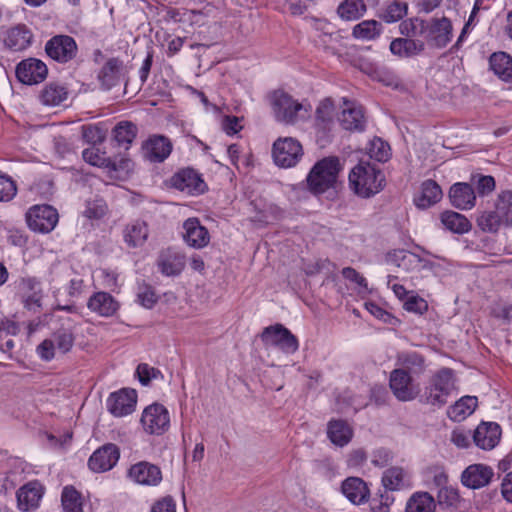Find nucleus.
<instances>
[{
  "label": "nucleus",
  "mask_w": 512,
  "mask_h": 512,
  "mask_svg": "<svg viewBox=\"0 0 512 512\" xmlns=\"http://www.w3.org/2000/svg\"><path fill=\"white\" fill-rule=\"evenodd\" d=\"M384 176L381 171L368 162L360 161L349 174V185L360 197L368 198L383 188Z\"/></svg>",
  "instance_id": "f257e3e1"
},
{
  "label": "nucleus",
  "mask_w": 512,
  "mask_h": 512,
  "mask_svg": "<svg viewBox=\"0 0 512 512\" xmlns=\"http://www.w3.org/2000/svg\"><path fill=\"white\" fill-rule=\"evenodd\" d=\"M456 390V378L450 368H442L434 373L424 389V403L436 408L443 407Z\"/></svg>",
  "instance_id": "f03ea898"
},
{
  "label": "nucleus",
  "mask_w": 512,
  "mask_h": 512,
  "mask_svg": "<svg viewBox=\"0 0 512 512\" xmlns=\"http://www.w3.org/2000/svg\"><path fill=\"white\" fill-rule=\"evenodd\" d=\"M269 102L275 119L286 124H294L305 118L310 110V106H306L280 89L269 95Z\"/></svg>",
  "instance_id": "7ed1b4c3"
},
{
  "label": "nucleus",
  "mask_w": 512,
  "mask_h": 512,
  "mask_svg": "<svg viewBox=\"0 0 512 512\" xmlns=\"http://www.w3.org/2000/svg\"><path fill=\"white\" fill-rule=\"evenodd\" d=\"M340 168L337 157H327L318 161L306 179L309 190L314 194L327 191L335 184Z\"/></svg>",
  "instance_id": "20e7f679"
},
{
  "label": "nucleus",
  "mask_w": 512,
  "mask_h": 512,
  "mask_svg": "<svg viewBox=\"0 0 512 512\" xmlns=\"http://www.w3.org/2000/svg\"><path fill=\"white\" fill-rule=\"evenodd\" d=\"M73 345L74 335L71 330L61 328L38 345L37 353L42 360L50 361L59 355L69 352Z\"/></svg>",
  "instance_id": "39448f33"
},
{
  "label": "nucleus",
  "mask_w": 512,
  "mask_h": 512,
  "mask_svg": "<svg viewBox=\"0 0 512 512\" xmlns=\"http://www.w3.org/2000/svg\"><path fill=\"white\" fill-rule=\"evenodd\" d=\"M389 387L398 401L410 402L415 400L420 392V385L404 369H394L390 372Z\"/></svg>",
  "instance_id": "423d86ee"
},
{
  "label": "nucleus",
  "mask_w": 512,
  "mask_h": 512,
  "mask_svg": "<svg viewBox=\"0 0 512 512\" xmlns=\"http://www.w3.org/2000/svg\"><path fill=\"white\" fill-rule=\"evenodd\" d=\"M140 424L145 433L149 435H162L170 427L169 411L162 404H150L143 410Z\"/></svg>",
  "instance_id": "0eeeda50"
},
{
  "label": "nucleus",
  "mask_w": 512,
  "mask_h": 512,
  "mask_svg": "<svg viewBox=\"0 0 512 512\" xmlns=\"http://www.w3.org/2000/svg\"><path fill=\"white\" fill-rule=\"evenodd\" d=\"M275 164L282 168L295 166L303 156V149L298 140L292 137L277 139L272 148Z\"/></svg>",
  "instance_id": "6e6552de"
},
{
  "label": "nucleus",
  "mask_w": 512,
  "mask_h": 512,
  "mask_svg": "<svg viewBox=\"0 0 512 512\" xmlns=\"http://www.w3.org/2000/svg\"><path fill=\"white\" fill-rule=\"evenodd\" d=\"M261 339L266 347H277L287 354L296 352L299 347L297 338L281 324L266 327Z\"/></svg>",
  "instance_id": "1a4fd4ad"
},
{
  "label": "nucleus",
  "mask_w": 512,
  "mask_h": 512,
  "mask_svg": "<svg viewBox=\"0 0 512 512\" xmlns=\"http://www.w3.org/2000/svg\"><path fill=\"white\" fill-rule=\"evenodd\" d=\"M18 288L26 309L34 312L42 309L45 293L40 279L30 275L23 276L19 280Z\"/></svg>",
  "instance_id": "9d476101"
},
{
  "label": "nucleus",
  "mask_w": 512,
  "mask_h": 512,
  "mask_svg": "<svg viewBox=\"0 0 512 512\" xmlns=\"http://www.w3.org/2000/svg\"><path fill=\"white\" fill-rule=\"evenodd\" d=\"M29 228L35 232L48 233L58 222V213L50 205H35L26 213Z\"/></svg>",
  "instance_id": "9b49d317"
},
{
  "label": "nucleus",
  "mask_w": 512,
  "mask_h": 512,
  "mask_svg": "<svg viewBox=\"0 0 512 512\" xmlns=\"http://www.w3.org/2000/svg\"><path fill=\"white\" fill-rule=\"evenodd\" d=\"M76 41L68 35H56L47 41L45 51L47 55L59 62L67 63L77 54Z\"/></svg>",
  "instance_id": "f8f14e48"
},
{
  "label": "nucleus",
  "mask_w": 512,
  "mask_h": 512,
  "mask_svg": "<svg viewBox=\"0 0 512 512\" xmlns=\"http://www.w3.org/2000/svg\"><path fill=\"white\" fill-rule=\"evenodd\" d=\"M389 265L396 266L405 272L431 270L432 263L407 250L399 249L389 252L386 256Z\"/></svg>",
  "instance_id": "ddd939ff"
},
{
  "label": "nucleus",
  "mask_w": 512,
  "mask_h": 512,
  "mask_svg": "<svg viewBox=\"0 0 512 512\" xmlns=\"http://www.w3.org/2000/svg\"><path fill=\"white\" fill-rule=\"evenodd\" d=\"M137 393L134 389L123 388L113 392L107 399V409L115 417L131 414L136 407Z\"/></svg>",
  "instance_id": "4468645a"
},
{
  "label": "nucleus",
  "mask_w": 512,
  "mask_h": 512,
  "mask_svg": "<svg viewBox=\"0 0 512 512\" xmlns=\"http://www.w3.org/2000/svg\"><path fill=\"white\" fill-rule=\"evenodd\" d=\"M48 75L46 64L36 58H28L21 61L16 67L18 80L26 85L41 83Z\"/></svg>",
  "instance_id": "2eb2a0df"
},
{
  "label": "nucleus",
  "mask_w": 512,
  "mask_h": 512,
  "mask_svg": "<svg viewBox=\"0 0 512 512\" xmlns=\"http://www.w3.org/2000/svg\"><path fill=\"white\" fill-rule=\"evenodd\" d=\"M120 457V451L117 445L107 443L90 456L88 460V467L96 473H102L111 470Z\"/></svg>",
  "instance_id": "dca6fc26"
},
{
  "label": "nucleus",
  "mask_w": 512,
  "mask_h": 512,
  "mask_svg": "<svg viewBox=\"0 0 512 512\" xmlns=\"http://www.w3.org/2000/svg\"><path fill=\"white\" fill-rule=\"evenodd\" d=\"M171 184L177 190L192 196L204 193L207 188L201 176L189 168L177 172L172 177Z\"/></svg>",
  "instance_id": "f3484780"
},
{
  "label": "nucleus",
  "mask_w": 512,
  "mask_h": 512,
  "mask_svg": "<svg viewBox=\"0 0 512 512\" xmlns=\"http://www.w3.org/2000/svg\"><path fill=\"white\" fill-rule=\"evenodd\" d=\"M183 241L194 249H202L210 242V233L196 217L186 219L182 225Z\"/></svg>",
  "instance_id": "a211bd4d"
},
{
  "label": "nucleus",
  "mask_w": 512,
  "mask_h": 512,
  "mask_svg": "<svg viewBox=\"0 0 512 512\" xmlns=\"http://www.w3.org/2000/svg\"><path fill=\"white\" fill-rule=\"evenodd\" d=\"M494 476L493 469L485 464H471L464 469L460 480L469 489H480L487 486Z\"/></svg>",
  "instance_id": "6ab92c4d"
},
{
  "label": "nucleus",
  "mask_w": 512,
  "mask_h": 512,
  "mask_svg": "<svg viewBox=\"0 0 512 512\" xmlns=\"http://www.w3.org/2000/svg\"><path fill=\"white\" fill-rule=\"evenodd\" d=\"M421 26L424 28L423 22H421ZM425 28L426 38L433 46L443 48L451 41L452 24L448 18H433Z\"/></svg>",
  "instance_id": "aec40b11"
},
{
  "label": "nucleus",
  "mask_w": 512,
  "mask_h": 512,
  "mask_svg": "<svg viewBox=\"0 0 512 512\" xmlns=\"http://www.w3.org/2000/svg\"><path fill=\"white\" fill-rule=\"evenodd\" d=\"M339 122L345 130L358 132L363 131L366 125L363 107L353 101L344 99L342 112L339 116Z\"/></svg>",
  "instance_id": "412c9836"
},
{
  "label": "nucleus",
  "mask_w": 512,
  "mask_h": 512,
  "mask_svg": "<svg viewBox=\"0 0 512 512\" xmlns=\"http://www.w3.org/2000/svg\"><path fill=\"white\" fill-rule=\"evenodd\" d=\"M186 266L185 255L174 249L162 251L157 259L159 271L167 277H175L181 274Z\"/></svg>",
  "instance_id": "4be33fe9"
},
{
  "label": "nucleus",
  "mask_w": 512,
  "mask_h": 512,
  "mask_svg": "<svg viewBox=\"0 0 512 512\" xmlns=\"http://www.w3.org/2000/svg\"><path fill=\"white\" fill-rule=\"evenodd\" d=\"M87 308L98 316L111 317L119 310L120 304L111 294L99 291L89 297Z\"/></svg>",
  "instance_id": "5701e85b"
},
{
  "label": "nucleus",
  "mask_w": 512,
  "mask_h": 512,
  "mask_svg": "<svg viewBox=\"0 0 512 512\" xmlns=\"http://www.w3.org/2000/svg\"><path fill=\"white\" fill-rule=\"evenodd\" d=\"M42 496V485L37 481L29 482L17 491L18 508L24 512L34 510L39 506Z\"/></svg>",
  "instance_id": "b1692460"
},
{
  "label": "nucleus",
  "mask_w": 512,
  "mask_h": 512,
  "mask_svg": "<svg viewBox=\"0 0 512 512\" xmlns=\"http://www.w3.org/2000/svg\"><path fill=\"white\" fill-rule=\"evenodd\" d=\"M144 157L151 162H163L172 151V144L164 136L150 137L142 146Z\"/></svg>",
  "instance_id": "393cba45"
},
{
  "label": "nucleus",
  "mask_w": 512,
  "mask_h": 512,
  "mask_svg": "<svg viewBox=\"0 0 512 512\" xmlns=\"http://www.w3.org/2000/svg\"><path fill=\"white\" fill-rule=\"evenodd\" d=\"M451 204L460 210H470L476 204V194L473 187L464 182L453 184L449 190Z\"/></svg>",
  "instance_id": "a878e982"
},
{
  "label": "nucleus",
  "mask_w": 512,
  "mask_h": 512,
  "mask_svg": "<svg viewBox=\"0 0 512 512\" xmlns=\"http://www.w3.org/2000/svg\"><path fill=\"white\" fill-rule=\"evenodd\" d=\"M131 480L142 485H157L162 479L160 469L148 462H139L129 469Z\"/></svg>",
  "instance_id": "bb28decb"
},
{
  "label": "nucleus",
  "mask_w": 512,
  "mask_h": 512,
  "mask_svg": "<svg viewBox=\"0 0 512 512\" xmlns=\"http://www.w3.org/2000/svg\"><path fill=\"white\" fill-rule=\"evenodd\" d=\"M501 429L497 423H482L474 431L473 440L483 450L493 449L499 442Z\"/></svg>",
  "instance_id": "cd10ccee"
},
{
  "label": "nucleus",
  "mask_w": 512,
  "mask_h": 512,
  "mask_svg": "<svg viewBox=\"0 0 512 512\" xmlns=\"http://www.w3.org/2000/svg\"><path fill=\"white\" fill-rule=\"evenodd\" d=\"M341 491L355 505L367 502L370 495L367 483L359 477H348L345 479L342 482Z\"/></svg>",
  "instance_id": "c85d7f7f"
},
{
  "label": "nucleus",
  "mask_w": 512,
  "mask_h": 512,
  "mask_svg": "<svg viewBox=\"0 0 512 512\" xmlns=\"http://www.w3.org/2000/svg\"><path fill=\"white\" fill-rule=\"evenodd\" d=\"M383 486L390 491H398L412 486L410 473L402 467H391L384 471Z\"/></svg>",
  "instance_id": "c756f323"
},
{
  "label": "nucleus",
  "mask_w": 512,
  "mask_h": 512,
  "mask_svg": "<svg viewBox=\"0 0 512 512\" xmlns=\"http://www.w3.org/2000/svg\"><path fill=\"white\" fill-rule=\"evenodd\" d=\"M68 88L57 82H50L43 87L39 93V101L47 107H56L65 102L68 98Z\"/></svg>",
  "instance_id": "7c9ffc66"
},
{
  "label": "nucleus",
  "mask_w": 512,
  "mask_h": 512,
  "mask_svg": "<svg viewBox=\"0 0 512 512\" xmlns=\"http://www.w3.org/2000/svg\"><path fill=\"white\" fill-rule=\"evenodd\" d=\"M123 71V64L117 58L109 59L101 68L98 79L101 87L104 90H110L112 87L119 84Z\"/></svg>",
  "instance_id": "2f4dec72"
},
{
  "label": "nucleus",
  "mask_w": 512,
  "mask_h": 512,
  "mask_svg": "<svg viewBox=\"0 0 512 512\" xmlns=\"http://www.w3.org/2000/svg\"><path fill=\"white\" fill-rule=\"evenodd\" d=\"M442 198L441 187L433 180H426L421 185L419 194L414 198V203L418 208L426 209Z\"/></svg>",
  "instance_id": "473e14b6"
},
{
  "label": "nucleus",
  "mask_w": 512,
  "mask_h": 512,
  "mask_svg": "<svg viewBox=\"0 0 512 512\" xmlns=\"http://www.w3.org/2000/svg\"><path fill=\"white\" fill-rule=\"evenodd\" d=\"M32 33L25 25H17L6 33L5 44L14 51H22L30 46Z\"/></svg>",
  "instance_id": "72a5a7b5"
},
{
  "label": "nucleus",
  "mask_w": 512,
  "mask_h": 512,
  "mask_svg": "<svg viewBox=\"0 0 512 512\" xmlns=\"http://www.w3.org/2000/svg\"><path fill=\"white\" fill-rule=\"evenodd\" d=\"M327 436L333 444L343 447L351 441L353 430L344 420H331L327 426Z\"/></svg>",
  "instance_id": "f704fd0d"
},
{
  "label": "nucleus",
  "mask_w": 512,
  "mask_h": 512,
  "mask_svg": "<svg viewBox=\"0 0 512 512\" xmlns=\"http://www.w3.org/2000/svg\"><path fill=\"white\" fill-rule=\"evenodd\" d=\"M148 235L146 222L140 220L131 222L123 231L125 243L132 248L141 247L146 242Z\"/></svg>",
  "instance_id": "c9c22d12"
},
{
  "label": "nucleus",
  "mask_w": 512,
  "mask_h": 512,
  "mask_svg": "<svg viewBox=\"0 0 512 512\" xmlns=\"http://www.w3.org/2000/svg\"><path fill=\"white\" fill-rule=\"evenodd\" d=\"M477 404V397L463 396L448 408L447 415L452 421L461 422L474 412Z\"/></svg>",
  "instance_id": "e433bc0d"
},
{
  "label": "nucleus",
  "mask_w": 512,
  "mask_h": 512,
  "mask_svg": "<svg viewBox=\"0 0 512 512\" xmlns=\"http://www.w3.org/2000/svg\"><path fill=\"white\" fill-rule=\"evenodd\" d=\"M397 363L400 366L398 369H404L412 376L422 374L426 368L425 358L414 351L398 354Z\"/></svg>",
  "instance_id": "4c0bfd02"
},
{
  "label": "nucleus",
  "mask_w": 512,
  "mask_h": 512,
  "mask_svg": "<svg viewBox=\"0 0 512 512\" xmlns=\"http://www.w3.org/2000/svg\"><path fill=\"white\" fill-rule=\"evenodd\" d=\"M424 50V43L411 38H397L390 44V51L400 57H412Z\"/></svg>",
  "instance_id": "58836bf2"
},
{
  "label": "nucleus",
  "mask_w": 512,
  "mask_h": 512,
  "mask_svg": "<svg viewBox=\"0 0 512 512\" xmlns=\"http://www.w3.org/2000/svg\"><path fill=\"white\" fill-rule=\"evenodd\" d=\"M491 70L502 80L512 81V57L505 52L493 53L489 59Z\"/></svg>",
  "instance_id": "ea45409f"
},
{
  "label": "nucleus",
  "mask_w": 512,
  "mask_h": 512,
  "mask_svg": "<svg viewBox=\"0 0 512 512\" xmlns=\"http://www.w3.org/2000/svg\"><path fill=\"white\" fill-rule=\"evenodd\" d=\"M440 219L443 226L453 233L464 234L471 229L470 221L464 215L455 211H444Z\"/></svg>",
  "instance_id": "a19ab883"
},
{
  "label": "nucleus",
  "mask_w": 512,
  "mask_h": 512,
  "mask_svg": "<svg viewBox=\"0 0 512 512\" xmlns=\"http://www.w3.org/2000/svg\"><path fill=\"white\" fill-rule=\"evenodd\" d=\"M436 501L428 492H415L408 499L405 512H434Z\"/></svg>",
  "instance_id": "79ce46f5"
},
{
  "label": "nucleus",
  "mask_w": 512,
  "mask_h": 512,
  "mask_svg": "<svg viewBox=\"0 0 512 512\" xmlns=\"http://www.w3.org/2000/svg\"><path fill=\"white\" fill-rule=\"evenodd\" d=\"M366 12V5L363 0H345L337 8L339 17L346 21L359 19Z\"/></svg>",
  "instance_id": "37998d69"
},
{
  "label": "nucleus",
  "mask_w": 512,
  "mask_h": 512,
  "mask_svg": "<svg viewBox=\"0 0 512 512\" xmlns=\"http://www.w3.org/2000/svg\"><path fill=\"white\" fill-rule=\"evenodd\" d=\"M64 512H83L81 494L72 486H65L61 495Z\"/></svg>",
  "instance_id": "c03bdc74"
},
{
  "label": "nucleus",
  "mask_w": 512,
  "mask_h": 512,
  "mask_svg": "<svg viewBox=\"0 0 512 512\" xmlns=\"http://www.w3.org/2000/svg\"><path fill=\"white\" fill-rule=\"evenodd\" d=\"M136 134V125L128 121L118 123L113 129L114 139L119 145H124L126 149L133 142Z\"/></svg>",
  "instance_id": "a18cd8bd"
},
{
  "label": "nucleus",
  "mask_w": 512,
  "mask_h": 512,
  "mask_svg": "<svg viewBox=\"0 0 512 512\" xmlns=\"http://www.w3.org/2000/svg\"><path fill=\"white\" fill-rule=\"evenodd\" d=\"M381 24L375 20H365L353 28V36L360 40H372L379 36Z\"/></svg>",
  "instance_id": "49530a36"
},
{
  "label": "nucleus",
  "mask_w": 512,
  "mask_h": 512,
  "mask_svg": "<svg viewBox=\"0 0 512 512\" xmlns=\"http://www.w3.org/2000/svg\"><path fill=\"white\" fill-rule=\"evenodd\" d=\"M477 225L483 232L495 233L503 224L497 210L481 212L477 217Z\"/></svg>",
  "instance_id": "de8ad7c7"
},
{
  "label": "nucleus",
  "mask_w": 512,
  "mask_h": 512,
  "mask_svg": "<svg viewBox=\"0 0 512 512\" xmlns=\"http://www.w3.org/2000/svg\"><path fill=\"white\" fill-rule=\"evenodd\" d=\"M496 210L506 226H512V191L502 192L496 202Z\"/></svg>",
  "instance_id": "09e8293b"
},
{
  "label": "nucleus",
  "mask_w": 512,
  "mask_h": 512,
  "mask_svg": "<svg viewBox=\"0 0 512 512\" xmlns=\"http://www.w3.org/2000/svg\"><path fill=\"white\" fill-rule=\"evenodd\" d=\"M408 11V4L405 1L394 0L388 4L381 17L387 23H393L401 20Z\"/></svg>",
  "instance_id": "8fccbe9b"
},
{
  "label": "nucleus",
  "mask_w": 512,
  "mask_h": 512,
  "mask_svg": "<svg viewBox=\"0 0 512 512\" xmlns=\"http://www.w3.org/2000/svg\"><path fill=\"white\" fill-rule=\"evenodd\" d=\"M367 150L369 157L378 162H385L389 159L390 147L380 138L371 140Z\"/></svg>",
  "instance_id": "3c124183"
},
{
  "label": "nucleus",
  "mask_w": 512,
  "mask_h": 512,
  "mask_svg": "<svg viewBox=\"0 0 512 512\" xmlns=\"http://www.w3.org/2000/svg\"><path fill=\"white\" fill-rule=\"evenodd\" d=\"M82 156L87 163L93 166L111 167L114 170L116 169L115 165L110 161V159L106 158L98 148L92 147L85 149L82 153Z\"/></svg>",
  "instance_id": "603ef678"
},
{
  "label": "nucleus",
  "mask_w": 512,
  "mask_h": 512,
  "mask_svg": "<svg viewBox=\"0 0 512 512\" xmlns=\"http://www.w3.org/2000/svg\"><path fill=\"white\" fill-rule=\"evenodd\" d=\"M437 502L440 506L457 507L460 502L458 489L449 485L437 491Z\"/></svg>",
  "instance_id": "864d4df0"
},
{
  "label": "nucleus",
  "mask_w": 512,
  "mask_h": 512,
  "mask_svg": "<svg viewBox=\"0 0 512 512\" xmlns=\"http://www.w3.org/2000/svg\"><path fill=\"white\" fill-rule=\"evenodd\" d=\"M17 193L15 181L4 174L0 175V202H8L12 200Z\"/></svg>",
  "instance_id": "5fc2aeb1"
},
{
  "label": "nucleus",
  "mask_w": 512,
  "mask_h": 512,
  "mask_svg": "<svg viewBox=\"0 0 512 512\" xmlns=\"http://www.w3.org/2000/svg\"><path fill=\"white\" fill-rule=\"evenodd\" d=\"M334 115V105L330 99L323 100L316 109V119L324 126L331 123Z\"/></svg>",
  "instance_id": "6e6d98bb"
},
{
  "label": "nucleus",
  "mask_w": 512,
  "mask_h": 512,
  "mask_svg": "<svg viewBox=\"0 0 512 512\" xmlns=\"http://www.w3.org/2000/svg\"><path fill=\"white\" fill-rule=\"evenodd\" d=\"M107 211V206L102 199L88 201L83 214L89 219H100Z\"/></svg>",
  "instance_id": "4d7b16f0"
},
{
  "label": "nucleus",
  "mask_w": 512,
  "mask_h": 512,
  "mask_svg": "<svg viewBox=\"0 0 512 512\" xmlns=\"http://www.w3.org/2000/svg\"><path fill=\"white\" fill-rule=\"evenodd\" d=\"M136 374L141 384L145 386L148 385L152 379L162 377V374L158 369L151 367L146 363L138 365Z\"/></svg>",
  "instance_id": "13d9d810"
},
{
  "label": "nucleus",
  "mask_w": 512,
  "mask_h": 512,
  "mask_svg": "<svg viewBox=\"0 0 512 512\" xmlns=\"http://www.w3.org/2000/svg\"><path fill=\"white\" fill-rule=\"evenodd\" d=\"M404 308H405V310H407L409 312L422 314L423 312H425L427 310L428 305L424 299H422L418 296H410L404 302Z\"/></svg>",
  "instance_id": "bf43d9fd"
},
{
  "label": "nucleus",
  "mask_w": 512,
  "mask_h": 512,
  "mask_svg": "<svg viewBox=\"0 0 512 512\" xmlns=\"http://www.w3.org/2000/svg\"><path fill=\"white\" fill-rule=\"evenodd\" d=\"M366 460L367 454L364 449H354L347 456V465L352 468H358L361 467Z\"/></svg>",
  "instance_id": "052dcab7"
},
{
  "label": "nucleus",
  "mask_w": 512,
  "mask_h": 512,
  "mask_svg": "<svg viewBox=\"0 0 512 512\" xmlns=\"http://www.w3.org/2000/svg\"><path fill=\"white\" fill-rule=\"evenodd\" d=\"M137 298L139 303L145 308H152L157 301V297L150 287L142 288L138 292Z\"/></svg>",
  "instance_id": "680f3d73"
},
{
  "label": "nucleus",
  "mask_w": 512,
  "mask_h": 512,
  "mask_svg": "<svg viewBox=\"0 0 512 512\" xmlns=\"http://www.w3.org/2000/svg\"><path fill=\"white\" fill-rule=\"evenodd\" d=\"M151 512H176V503L172 497H164L152 505Z\"/></svg>",
  "instance_id": "e2e57ef3"
},
{
  "label": "nucleus",
  "mask_w": 512,
  "mask_h": 512,
  "mask_svg": "<svg viewBox=\"0 0 512 512\" xmlns=\"http://www.w3.org/2000/svg\"><path fill=\"white\" fill-rule=\"evenodd\" d=\"M430 486L433 489L441 490L449 486L448 475L443 469H435L430 481Z\"/></svg>",
  "instance_id": "0e129e2a"
},
{
  "label": "nucleus",
  "mask_w": 512,
  "mask_h": 512,
  "mask_svg": "<svg viewBox=\"0 0 512 512\" xmlns=\"http://www.w3.org/2000/svg\"><path fill=\"white\" fill-rule=\"evenodd\" d=\"M451 442L459 448H467L470 444V433L462 429H455L451 433Z\"/></svg>",
  "instance_id": "69168bd1"
},
{
  "label": "nucleus",
  "mask_w": 512,
  "mask_h": 512,
  "mask_svg": "<svg viewBox=\"0 0 512 512\" xmlns=\"http://www.w3.org/2000/svg\"><path fill=\"white\" fill-rule=\"evenodd\" d=\"M342 275L345 279L356 283L358 286L367 288L366 279L361 274H359L354 268H351V267L343 268Z\"/></svg>",
  "instance_id": "338daca9"
},
{
  "label": "nucleus",
  "mask_w": 512,
  "mask_h": 512,
  "mask_svg": "<svg viewBox=\"0 0 512 512\" xmlns=\"http://www.w3.org/2000/svg\"><path fill=\"white\" fill-rule=\"evenodd\" d=\"M83 137L90 143H97L103 139L101 129L93 125L83 126Z\"/></svg>",
  "instance_id": "774afa93"
}]
</instances>
